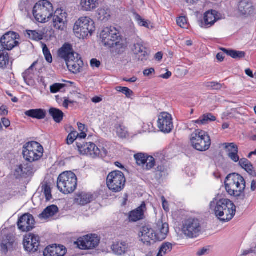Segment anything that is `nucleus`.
I'll return each mask as SVG.
<instances>
[{
  "label": "nucleus",
  "instance_id": "nucleus-59",
  "mask_svg": "<svg viewBox=\"0 0 256 256\" xmlns=\"http://www.w3.org/2000/svg\"><path fill=\"white\" fill-rule=\"evenodd\" d=\"M8 114V110L6 106H2L0 108V114L2 116H6Z\"/></svg>",
  "mask_w": 256,
  "mask_h": 256
},
{
  "label": "nucleus",
  "instance_id": "nucleus-8",
  "mask_svg": "<svg viewBox=\"0 0 256 256\" xmlns=\"http://www.w3.org/2000/svg\"><path fill=\"white\" fill-rule=\"evenodd\" d=\"M76 146L81 154L88 155L92 158H104L107 154V151L104 148L100 149L93 142H76Z\"/></svg>",
  "mask_w": 256,
  "mask_h": 256
},
{
  "label": "nucleus",
  "instance_id": "nucleus-13",
  "mask_svg": "<svg viewBox=\"0 0 256 256\" xmlns=\"http://www.w3.org/2000/svg\"><path fill=\"white\" fill-rule=\"evenodd\" d=\"M120 36L119 33L114 28H106L100 34V38L104 46L108 48L114 46V42Z\"/></svg>",
  "mask_w": 256,
  "mask_h": 256
},
{
  "label": "nucleus",
  "instance_id": "nucleus-64",
  "mask_svg": "<svg viewBox=\"0 0 256 256\" xmlns=\"http://www.w3.org/2000/svg\"><path fill=\"white\" fill-rule=\"evenodd\" d=\"M250 189L252 192L256 190V180H252L251 183Z\"/></svg>",
  "mask_w": 256,
  "mask_h": 256
},
{
  "label": "nucleus",
  "instance_id": "nucleus-55",
  "mask_svg": "<svg viewBox=\"0 0 256 256\" xmlns=\"http://www.w3.org/2000/svg\"><path fill=\"white\" fill-rule=\"evenodd\" d=\"M238 153V152H231L230 154H228V156L233 162H238L240 160V156Z\"/></svg>",
  "mask_w": 256,
  "mask_h": 256
},
{
  "label": "nucleus",
  "instance_id": "nucleus-9",
  "mask_svg": "<svg viewBox=\"0 0 256 256\" xmlns=\"http://www.w3.org/2000/svg\"><path fill=\"white\" fill-rule=\"evenodd\" d=\"M126 178L120 171L114 170L110 172L106 178V184L108 188L113 192L122 191L125 186Z\"/></svg>",
  "mask_w": 256,
  "mask_h": 256
},
{
  "label": "nucleus",
  "instance_id": "nucleus-5",
  "mask_svg": "<svg viewBox=\"0 0 256 256\" xmlns=\"http://www.w3.org/2000/svg\"><path fill=\"white\" fill-rule=\"evenodd\" d=\"M190 142L192 146L200 152H205L209 149L211 145V139L204 131L196 130L190 136Z\"/></svg>",
  "mask_w": 256,
  "mask_h": 256
},
{
  "label": "nucleus",
  "instance_id": "nucleus-37",
  "mask_svg": "<svg viewBox=\"0 0 256 256\" xmlns=\"http://www.w3.org/2000/svg\"><path fill=\"white\" fill-rule=\"evenodd\" d=\"M10 62V56L8 52L2 50V47L0 46V68L5 69L8 66Z\"/></svg>",
  "mask_w": 256,
  "mask_h": 256
},
{
  "label": "nucleus",
  "instance_id": "nucleus-58",
  "mask_svg": "<svg viewBox=\"0 0 256 256\" xmlns=\"http://www.w3.org/2000/svg\"><path fill=\"white\" fill-rule=\"evenodd\" d=\"M162 207L164 210L165 211H168L169 210L168 202L164 196H162Z\"/></svg>",
  "mask_w": 256,
  "mask_h": 256
},
{
  "label": "nucleus",
  "instance_id": "nucleus-32",
  "mask_svg": "<svg viewBox=\"0 0 256 256\" xmlns=\"http://www.w3.org/2000/svg\"><path fill=\"white\" fill-rule=\"evenodd\" d=\"M98 5V0H81L80 2L82 10L86 12L93 10Z\"/></svg>",
  "mask_w": 256,
  "mask_h": 256
},
{
  "label": "nucleus",
  "instance_id": "nucleus-41",
  "mask_svg": "<svg viewBox=\"0 0 256 256\" xmlns=\"http://www.w3.org/2000/svg\"><path fill=\"white\" fill-rule=\"evenodd\" d=\"M98 18L102 21H107L110 18V10L108 8H100L98 10Z\"/></svg>",
  "mask_w": 256,
  "mask_h": 256
},
{
  "label": "nucleus",
  "instance_id": "nucleus-1",
  "mask_svg": "<svg viewBox=\"0 0 256 256\" xmlns=\"http://www.w3.org/2000/svg\"><path fill=\"white\" fill-rule=\"evenodd\" d=\"M210 208L216 216L222 222L230 220L236 212V207L231 200L218 197L214 198L210 202Z\"/></svg>",
  "mask_w": 256,
  "mask_h": 256
},
{
  "label": "nucleus",
  "instance_id": "nucleus-54",
  "mask_svg": "<svg viewBox=\"0 0 256 256\" xmlns=\"http://www.w3.org/2000/svg\"><path fill=\"white\" fill-rule=\"evenodd\" d=\"M177 24L181 28H186L187 26V20L185 16H180L176 20Z\"/></svg>",
  "mask_w": 256,
  "mask_h": 256
},
{
  "label": "nucleus",
  "instance_id": "nucleus-29",
  "mask_svg": "<svg viewBox=\"0 0 256 256\" xmlns=\"http://www.w3.org/2000/svg\"><path fill=\"white\" fill-rule=\"evenodd\" d=\"M130 248V246L126 241L118 242L112 246V250L114 253L120 256L126 254Z\"/></svg>",
  "mask_w": 256,
  "mask_h": 256
},
{
  "label": "nucleus",
  "instance_id": "nucleus-14",
  "mask_svg": "<svg viewBox=\"0 0 256 256\" xmlns=\"http://www.w3.org/2000/svg\"><path fill=\"white\" fill-rule=\"evenodd\" d=\"M68 14L62 8H58L53 16V26L56 30L64 31L67 24Z\"/></svg>",
  "mask_w": 256,
  "mask_h": 256
},
{
  "label": "nucleus",
  "instance_id": "nucleus-60",
  "mask_svg": "<svg viewBox=\"0 0 256 256\" xmlns=\"http://www.w3.org/2000/svg\"><path fill=\"white\" fill-rule=\"evenodd\" d=\"M154 72V68H150L148 69H146L144 71V74L145 76H149L152 72Z\"/></svg>",
  "mask_w": 256,
  "mask_h": 256
},
{
  "label": "nucleus",
  "instance_id": "nucleus-44",
  "mask_svg": "<svg viewBox=\"0 0 256 256\" xmlns=\"http://www.w3.org/2000/svg\"><path fill=\"white\" fill-rule=\"evenodd\" d=\"M42 190L44 192L46 201H50L52 198V190L50 184L46 182L42 186Z\"/></svg>",
  "mask_w": 256,
  "mask_h": 256
},
{
  "label": "nucleus",
  "instance_id": "nucleus-36",
  "mask_svg": "<svg viewBox=\"0 0 256 256\" xmlns=\"http://www.w3.org/2000/svg\"><path fill=\"white\" fill-rule=\"evenodd\" d=\"M14 242V239L12 236H6L3 239L1 244L2 250L4 253H6L8 250H12L13 248Z\"/></svg>",
  "mask_w": 256,
  "mask_h": 256
},
{
  "label": "nucleus",
  "instance_id": "nucleus-2",
  "mask_svg": "<svg viewBox=\"0 0 256 256\" xmlns=\"http://www.w3.org/2000/svg\"><path fill=\"white\" fill-rule=\"evenodd\" d=\"M246 186L244 179L238 174H230L226 178L225 187L227 192L238 200H244L245 198Z\"/></svg>",
  "mask_w": 256,
  "mask_h": 256
},
{
  "label": "nucleus",
  "instance_id": "nucleus-18",
  "mask_svg": "<svg viewBox=\"0 0 256 256\" xmlns=\"http://www.w3.org/2000/svg\"><path fill=\"white\" fill-rule=\"evenodd\" d=\"M17 224L20 231L28 232L34 228L35 220L32 214H25L19 218Z\"/></svg>",
  "mask_w": 256,
  "mask_h": 256
},
{
  "label": "nucleus",
  "instance_id": "nucleus-39",
  "mask_svg": "<svg viewBox=\"0 0 256 256\" xmlns=\"http://www.w3.org/2000/svg\"><path fill=\"white\" fill-rule=\"evenodd\" d=\"M216 120V116L210 113H208L200 116L198 120L194 121V122L198 124H206Z\"/></svg>",
  "mask_w": 256,
  "mask_h": 256
},
{
  "label": "nucleus",
  "instance_id": "nucleus-11",
  "mask_svg": "<svg viewBox=\"0 0 256 256\" xmlns=\"http://www.w3.org/2000/svg\"><path fill=\"white\" fill-rule=\"evenodd\" d=\"M19 40L20 36L18 33L14 32H8L0 38V46H2V50L6 51L10 50L14 47L18 46Z\"/></svg>",
  "mask_w": 256,
  "mask_h": 256
},
{
  "label": "nucleus",
  "instance_id": "nucleus-57",
  "mask_svg": "<svg viewBox=\"0 0 256 256\" xmlns=\"http://www.w3.org/2000/svg\"><path fill=\"white\" fill-rule=\"evenodd\" d=\"M100 65V62L96 58H92L90 60V66L92 68H99Z\"/></svg>",
  "mask_w": 256,
  "mask_h": 256
},
{
  "label": "nucleus",
  "instance_id": "nucleus-34",
  "mask_svg": "<svg viewBox=\"0 0 256 256\" xmlns=\"http://www.w3.org/2000/svg\"><path fill=\"white\" fill-rule=\"evenodd\" d=\"M114 42V46L112 47L114 48L115 52L118 54L124 52L127 46L126 40L122 38L120 36Z\"/></svg>",
  "mask_w": 256,
  "mask_h": 256
},
{
  "label": "nucleus",
  "instance_id": "nucleus-51",
  "mask_svg": "<svg viewBox=\"0 0 256 256\" xmlns=\"http://www.w3.org/2000/svg\"><path fill=\"white\" fill-rule=\"evenodd\" d=\"M78 132L76 131H72L68 134L66 138V143L68 144H72L74 141L78 138Z\"/></svg>",
  "mask_w": 256,
  "mask_h": 256
},
{
  "label": "nucleus",
  "instance_id": "nucleus-53",
  "mask_svg": "<svg viewBox=\"0 0 256 256\" xmlns=\"http://www.w3.org/2000/svg\"><path fill=\"white\" fill-rule=\"evenodd\" d=\"M244 169L252 177H256V172L254 170V168L251 162L247 165Z\"/></svg>",
  "mask_w": 256,
  "mask_h": 256
},
{
  "label": "nucleus",
  "instance_id": "nucleus-20",
  "mask_svg": "<svg viewBox=\"0 0 256 256\" xmlns=\"http://www.w3.org/2000/svg\"><path fill=\"white\" fill-rule=\"evenodd\" d=\"M35 170L34 166L30 164H22L18 166L14 172V176L16 178H26L32 174Z\"/></svg>",
  "mask_w": 256,
  "mask_h": 256
},
{
  "label": "nucleus",
  "instance_id": "nucleus-46",
  "mask_svg": "<svg viewBox=\"0 0 256 256\" xmlns=\"http://www.w3.org/2000/svg\"><path fill=\"white\" fill-rule=\"evenodd\" d=\"M229 56L233 58L240 59L245 57L246 52L242 51L231 50V51L229 52Z\"/></svg>",
  "mask_w": 256,
  "mask_h": 256
},
{
  "label": "nucleus",
  "instance_id": "nucleus-10",
  "mask_svg": "<svg viewBox=\"0 0 256 256\" xmlns=\"http://www.w3.org/2000/svg\"><path fill=\"white\" fill-rule=\"evenodd\" d=\"M202 231V224L198 218H190L182 222V232L189 238L198 236Z\"/></svg>",
  "mask_w": 256,
  "mask_h": 256
},
{
  "label": "nucleus",
  "instance_id": "nucleus-16",
  "mask_svg": "<svg viewBox=\"0 0 256 256\" xmlns=\"http://www.w3.org/2000/svg\"><path fill=\"white\" fill-rule=\"evenodd\" d=\"M23 244L26 251L34 253L38 250L40 246V237L34 234H29L24 236Z\"/></svg>",
  "mask_w": 256,
  "mask_h": 256
},
{
  "label": "nucleus",
  "instance_id": "nucleus-48",
  "mask_svg": "<svg viewBox=\"0 0 256 256\" xmlns=\"http://www.w3.org/2000/svg\"><path fill=\"white\" fill-rule=\"evenodd\" d=\"M27 34L30 38L35 40H39L42 38V36L35 30H27Z\"/></svg>",
  "mask_w": 256,
  "mask_h": 256
},
{
  "label": "nucleus",
  "instance_id": "nucleus-3",
  "mask_svg": "<svg viewBox=\"0 0 256 256\" xmlns=\"http://www.w3.org/2000/svg\"><path fill=\"white\" fill-rule=\"evenodd\" d=\"M58 189L64 194L74 192L77 186V178L72 172H65L58 177L57 181Z\"/></svg>",
  "mask_w": 256,
  "mask_h": 256
},
{
  "label": "nucleus",
  "instance_id": "nucleus-19",
  "mask_svg": "<svg viewBox=\"0 0 256 256\" xmlns=\"http://www.w3.org/2000/svg\"><path fill=\"white\" fill-rule=\"evenodd\" d=\"M140 240L146 245H150L151 242H154L156 240L158 235L154 230L148 226H142L138 232Z\"/></svg>",
  "mask_w": 256,
  "mask_h": 256
},
{
  "label": "nucleus",
  "instance_id": "nucleus-24",
  "mask_svg": "<svg viewBox=\"0 0 256 256\" xmlns=\"http://www.w3.org/2000/svg\"><path fill=\"white\" fill-rule=\"evenodd\" d=\"M238 10L241 14L246 16L256 14V10L252 4L247 0H242L240 2Z\"/></svg>",
  "mask_w": 256,
  "mask_h": 256
},
{
  "label": "nucleus",
  "instance_id": "nucleus-21",
  "mask_svg": "<svg viewBox=\"0 0 256 256\" xmlns=\"http://www.w3.org/2000/svg\"><path fill=\"white\" fill-rule=\"evenodd\" d=\"M218 20V18L217 16V12L216 10H208L204 13L203 20L200 21V25L204 28H210Z\"/></svg>",
  "mask_w": 256,
  "mask_h": 256
},
{
  "label": "nucleus",
  "instance_id": "nucleus-62",
  "mask_svg": "<svg viewBox=\"0 0 256 256\" xmlns=\"http://www.w3.org/2000/svg\"><path fill=\"white\" fill-rule=\"evenodd\" d=\"M208 250L207 248H202L197 252V254L199 256H203L207 252Z\"/></svg>",
  "mask_w": 256,
  "mask_h": 256
},
{
  "label": "nucleus",
  "instance_id": "nucleus-33",
  "mask_svg": "<svg viewBox=\"0 0 256 256\" xmlns=\"http://www.w3.org/2000/svg\"><path fill=\"white\" fill-rule=\"evenodd\" d=\"M24 114L29 117L42 120L45 118L46 112L42 109H32L24 112Z\"/></svg>",
  "mask_w": 256,
  "mask_h": 256
},
{
  "label": "nucleus",
  "instance_id": "nucleus-4",
  "mask_svg": "<svg viewBox=\"0 0 256 256\" xmlns=\"http://www.w3.org/2000/svg\"><path fill=\"white\" fill-rule=\"evenodd\" d=\"M54 12L52 4L47 0L39 1L33 8V15L39 22H46L52 16Z\"/></svg>",
  "mask_w": 256,
  "mask_h": 256
},
{
  "label": "nucleus",
  "instance_id": "nucleus-50",
  "mask_svg": "<svg viewBox=\"0 0 256 256\" xmlns=\"http://www.w3.org/2000/svg\"><path fill=\"white\" fill-rule=\"evenodd\" d=\"M42 50L46 60L48 62L51 63L52 61V58L48 48L46 44H42Z\"/></svg>",
  "mask_w": 256,
  "mask_h": 256
},
{
  "label": "nucleus",
  "instance_id": "nucleus-52",
  "mask_svg": "<svg viewBox=\"0 0 256 256\" xmlns=\"http://www.w3.org/2000/svg\"><path fill=\"white\" fill-rule=\"evenodd\" d=\"M64 86V84L56 83L50 86V90L52 93H56L59 92Z\"/></svg>",
  "mask_w": 256,
  "mask_h": 256
},
{
  "label": "nucleus",
  "instance_id": "nucleus-56",
  "mask_svg": "<svg viewBox=\"0 0 256 256\" xmlns=\"http://www.w3.org/2000/svg\"><path fill=\"white\" fill-rule=\"evenodd\" d=\"M238 162L240 166L242 168H244L247 165L250 163V162L246 158H240V160Z\"/></svg>",
  "mask_w": 256,
  "mask_h": 256
},
{
  "label": "nucleus",
  "instance_id": "nucleus-43",
  "mask_svg": "<svg viewBox=\"0 0 256 256\" xmlns=\"http://www.w3.org/2000/svg\"><path fill=\"white\" fill-rule=\"evenodd\" d=\"M133 14L135 20L140 26L149 28V26L150 24L149 20L142 18L136 12H134Z\"/></svg>",
  "mask_w": 256,
  "mask_h": 256
},
{
  "label": "nucleus",
  "instance_id": "nucleus-17",
  "mask_svg": "<svg viewBox=\"0 0 256 256\" xmlns=\"http://www.w3.org/2000/svg\"><path fill=\"white\" fill-rule=\"evenodd\" d=\"M134 158L137 164L142 166L144 170H150L156 164L154 158L146 154L138 153L134 154Z\"/></svg>",
  "mask_w": 256,
  "mask_h": 256
},
{
  "label": "nucleus",
  "instance_id": "nucleus-28",
  "mask_svg": "<svg viewBox=\"0 0 256 256\" xmlns=\"http://www.w3.org/2000/svg\"><path fill=\"white\" fill-rule=\"evenodd\" d=\"M155 228V232L158 235L157 239H158V240L161 241L165 239L169 231L168 224L164 223L162 220H158Z\"/></svg>",
  "mask_w": 256,
  "mask_h": 256
},
{
  "label": "nucleus",
  "instance_id": "nucleus-26",
  "mask_svg": "<svg viewBox=\"0 0 256 256\" xmlns=\"http://www.w3.org/2000/svg\"><path fill=\"white\" fill-rule=\"evenodd\" d=\"M146 210L144 202L134 210L129 213L128 218L130 222H136L144 218V212Z\"/></svg>",
  "mask_w": 256,
  "mask_h": 256
},
{
  "label": "nucleus",
  "instance_id": "nucleus-35",
  "mask_svg": "<svg viewBox=\"0 0 256 256\" xmlns=\"http://www.w3.org/2000/svg\"><path fill=\"white\" fill-rule=\"evenodd\" d=\"M58 210V206L52 204L46 208L44 211L39 215L40 218H48L55 215Z\"/></svg>",
  "mask_w": 256,
  "mask_h": 256
},
{
  "label": "nucleus",
  "instance_id": "nucleus-12",
  "mask_svg": "<svg viewBox=\"0 0 256 256\" xmlns=\"http://www.w3.org/2000/svg\"><path fill=\"white\" fill-rule=\"evenodd\" d=\"M100 242V238L96 234H90L78 238L76 244L81 250L93 249L97 247Z\"/></svg>",
  "mask_w": 256,
  "mask_h": 256
},
{
  "label": "nucleus",
  "instance_id": "nucleus-31",
  "mask_svg": "<svg viewBox=\"0 0 256 256\" xmlns=\"http://www.w3.org/2000/svg\"><path fill=\"white\" fill-rule=\"evenodd\" d=\"M76 200L80 205L84 206L94 200V196L90 193L82 192L77 194Z\"/></svg>",
  "mask_w": 256,
  "mask_h": 256
},
{
  "label": "nucleus",
  "instance_id": "nucleus-27",
  "mask_svg": "<svg viewBox=\"0 0 256 256\" xmlns=\"http://www.w3.org/2000/svg\"><path fill=\"white\" fill-rule=\"evenodd\" d=\"M76 53L72 50V46L68 43L64 44L58 50V56L62 58L67 62L70 58L74 59V55Z\"/></svg>",
  "mask_w": 256,
  "mask_h": 256
},
{
  "label": "nucleus",
  "instance_id": "nucleus-23",
  "mask_svg": "<svg viewBox=\"0 0 256 256\" xmlns=\"http://www.w3.org/2000/svg\"><path fill=\"white\" fill-rule=\"evenodd\" d=\"M66 64L68 70L74 74L80 72L84 66L83 61L81 58L79 57L78 54L74 55V59L70 58L69 60H67Z\"/></svg>",
  "mask_w": 256,
  "mask_h": 256
},
{
  "label": "nucleus",
  "instance_id": "nucleus-38",
  "mask_svg": "<svg viewBox=\"0 0 256 256\" xmlns=\"http://www.w3.org/2000/svg\"><path fill=\"white\" fill-rule=\"evenodd\" d=\"M49 114L56 123H60L63 120L64 114L59 109L51 108L49 110Z\"/></svg>",
  "mask_w": 256,
  "mask_h": 256
},
{
  "label": "nucleus",
  "instance_id": "nucleus-30",
  "mask_svg": "<svg viewBox=\"0 0 256 256\" xmlns=\"http://www.w3.org/2000/svg\"><path fill=\"white\" fill-rule=\"evenodd\" d=\"M38 62H34L31 66L26 70L22 74V76L24 82L28 85L30 86L33 84V78L34 76L36 69H34L36 66L38 64Z\"/></svg>",
  "mask_w": 256,
  "mask_h": 256
},
{
  "label": "nucleus",
  "instance_id": "nucleus-6",
  "mask_svg": "<svg viewBox=\"0 0 256 256\" xmlns=\"http://www.w3.org/2000/svg\"><path fill=\"white\" fill-rule=\"evenodd\" d=\"M44 154V148L38 142H26L23 146L22 154L24 160L30 163L40 160Z\"/></svg>",
  "mask_w": 256,
  "mask_h": 256
},
{
  "label": "nucleus",
  "instance_id": "nucleus-40",
  "mask_svg": "<svg viewBox=\"0 0 256 256\" xmlns=\"http://www.w3.org/2000/svg\"><path fill=\"white\" fill-rule=\"evenodd\" d=\"M173 244L169 242H165L162 244L156 256H163L172 251Z\"/></svg>",
  "mask_w": 256,
  "mask_h": 256
},
{
  "label": "nucleus",
  "instance_id": "nucleus-49",
  "mask_svg": "<svg viewBox=\"0 0 256 256\" xmlns=\"http://www.w3.org/2000/svg\"><path fill=\"white\" fill-rule=\"evenodd\" d=\"M205 86L210 90H220L222 88V84L216 82H208L205 84Z\"/></svg>",
  "mask_w": 256,
  "mask_h": 256
},
{
  "label": "nucleus",
  "instance_id": "nucleus-7",
  "mask_svg": "<svg viewBox=\"0 0 256 256\" xmlns=\"http://www.w3.org/2000/svg\"><path fill=\"white\" fill-rule=\"evenodd\" d=\"M94 30V22L88 17L80 18L74 26V32L76 36L80 39H84L88 34L92 35Z\"/></svg>",
  "mask_w": 256,
  "mask_h": 256
},
{
  "label": "nucleus",
  "instance_id": "nucleus-22",
  "mask_svg": "<svg viewBox=\"0 0 256 256\" xmlns=\"http://www.w3.org/2000/svg\"><path fill=\"white\" fill-rule=\"evenodd\" d=\"M136 58L140 62H144L148 56L147 48L142 42L134 44L132 49Z\"/></svg>",
  "mask_w": 256,
  "mask_h": 256
},
{
  "label": "nucleus",
  "instance_id": "nucleus-47",
  "mask_svg": "<svg viewBox=\"0 0 256 256\" xmlns=\"http://www.w3.org/2000/svg\"><path fill=\"white\" fill-rule=\"evenodd\" d=\"M116 90L118 92L125 94L127 98H130L134 94L133 92L126 87L117 86L116 88Z\"/></svg>",
  "mask_w": 256,
  "mask_h": 256
},
{
  "label": "nucleus",
  "instance_id": "nucleus-42",
  "mask_svg": "<svg viewBox=\"0 0 256 256\" xmlns=\"http://www.w3.org/2000/svg\"><path fill=\"white\" fill-rule=\"evenodd\" d=\"M223 148L227 152V156L228 154H230L231 152H238V146L234 142L232 143H224L222 144Z\"/></svg>",
  "mask_w": 256,
  "mask_h": 256
},
{
  "label": "nucleus",
  "instance_id": "nucleus-45",
  "mask_svg": "<svg viewBox=\"0 0 256 256\" xmlns=\"http://www.w3.org/2000/svg\"><path fill=\"white\" fill-rule=\"evenodd\" d=\"M115 128L118 136L120 138H125L127 134L126 128L121 124H116Z\"/></svg>",
  "mask_w": 256,
  "mask_h": 256
},
{
  "label": "nucleus",
  "instance_id": "nucleus-61",
  "mask_svg": "<svg viewBox=\"0 0 256 256\" xmlns=\"http://www.w3.org/2000/svg\"><path fill=\"white\" fill-rule=\"evenodd\" d=\"M2 123L4 124V126L6 128L8 127L10 124V121L8 119L6 118H2Z\"/></svg>",
  "mask_w": 256,
  "mask_h": 256
},
{
  "label": "nucleus",
  "instance_id": "nucleus-15",
  "mask_svg": "<svg viewBox=\"0 0 256 256\" xmlns=\"http://www.w3.org/2000/svg\"><path fill=\"white\" fill-rule=\"evenodd\" d=\"M158 126L164 133H170L174 128L172 116L166 112L160 113L158 120Z\"/></svg>",
  "mask_w": 256,
  "mask_h": 256
},
{
  "label": "nucleus",
  "instance_id": "nucleus-25",
  "mask_svg": "<svg viewBox=\"0 0 256 256\" xmlns=\"http://www.w3.org/2000/svg\"><path fill=\"white\" fill-rule=\"evenodd\" d=\"M66 248L64 246H56V244L48 246L44 252V256H64Z\"/></svg>",
  "mask_w": 256,
  "mask_h": 256
},
{
  "label": "nucleus",
  "instance_id": "nucleus-63",
  "mask_svg": "<svg viewBox=\"0 0 256 256\" xmlns=\"http://www.w3.org/2000/svg\"><path fill=\"white\" fill-rule=\"evenodd\" d=\"M171 76L172 72L170 71H168L166 74L160 76V77L164 79H168Z\"/></svg>",
  "mask_w": 256,
  "mask_h": 256
}]
</instances>
